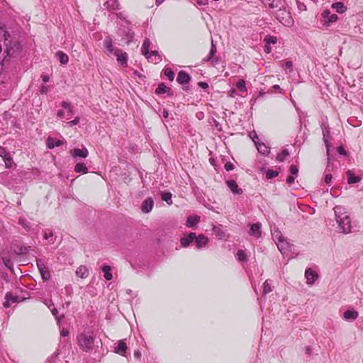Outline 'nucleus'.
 <instances>
[{"label":"nucleus","mask_w":363,"mask_h":363,"mask_svg":"<svg viewBox=\"0 0 363 363\" xmlns=\"http://www.w3.org/2000/svg\"><path fill=\"white\" fill-rule=\"evenodd\" d=\"M333 210L340 230L345 234L350 233L352 228L351 220L345 208L342 206H336Z\"/></svg>","instance_id":"1"},{"label":"nucleus","mask_w":363,"mask_h":363,"mask_svg":"<svg viewBox=\"0 0 363 363\" xmlns=\"http://www.w3.org/2000/svg\"><path fill=\"white\" fill-rule=\"evenodd\" d=\"M77 344L79 348L84 352L93 350L94 337L90 333H79L77 336Z\"/></svg>","instance_id":"2"},{"label":"nucleus","mask_w":363,"mask_h":363,"mask_svg":"<svg viewBox=\"0 0 363 363\" xmlns=\"http://www.w3.org/2000/svg\"><path fill=\"white\" fill-rule=\"evenodd\" d=\"M276 18L280 23L286 26H291L294 23V20L291 18L290 12L285 9H281V6L276 13Z\"/></svg>","instance_id":"3"},{"label":"nucleus","mask_w":363,"mask_h":363,"mask_svg":"<svg viewBox=\"0 0 363 363\" xmlns=\"http://www.w3.org/2000/svg\"><path fill=\"white\" fill-rule=\"evenodd\" d=\"M274 238L277 240V247L283 255L287 253L291 250V244L279 233H277Z\"/></svg>","instance_id":"4"},{"label":"nucleus","mask_w":363,"mask_h":363,"mask_svg":"<svg viewBox=\"0 0 363 363\" xmlns=\"http://www.w3.org/2000/svg\"><path fill=\"white\" fill-rule=\"evenodd\" d=\"M36 264L38 269L40 272L43 279L48 280L50 278V274L48 270V268L43 264V262L40 259L36 260Z\"/></svg>","instance_id":"5"},{"label":"nucleus","mask_w":363,"mask_h":363,"mask_svg":"<svg viewBox=\"0 0 363 363\" xmlns=\"http://www.w3.org/2000/svg\"><path fill=\"white\" fill-rule=\"evenodd\" d=\"M208 241L209 240L207 237L203 234H201L198 236L196 235V238L194 239V242H195L196 248L200 250L206 247L208 243Z\"/></svg>","instance_id":"6"},{"label":"nucleus","mask_w":363,"mask_h":363,"mask_svg":"<svg viewBox=\"0 0 363 363\" xmlns=\"http://www.w3.org/2000/svg\"><path fill=\"white\" fill-rule=\"evenodd\" d=\"M154 206V201L151 197L147 198L141 205V211L145 213H150Z\"/></svg>","instance_id":"7"},{"label":"nucleus","mask_w":363,"mask_h":363,"mask_svg":"<svg viewBox=\"0 0 363 363\" xmlns=\"http://www.w3.org/2000/svg\"><path fill=\"white\" fill-rule=\"evenodd\" d=\"M305 277L307 280V284L311 285L317 280L318 275L311 268H308L305 272Z\"/></svg>","instance_id":"8"},{"label":"nucleus","mask_w":363,"mask_h":363,"mask_svg":"<svg viewBox=\"0 0 363 363\" xmlns=\"http://www.w3.org/2000/svg\"><path fill=\"white\" fill-rule=\"evenodd\" d=\"M195 238H196L195 233H190L187 234L184 237L182 238L180 240L182 246L184 247H189V245L194 241Z\"/></svg>","instance_id":"9"},{"label":"nucleus","mask_w":363,"mask_h":363,"mask_svg":"<svg viewBox=\"0 0 363 363\" xmlns=\"http://www.w3.org/2000/svg\"><path fill=\"white\" fill-rule=\"evenodd\" d=\"M20 301V298L18 296H13L11 293H7L5 296L4 306L5 308H9L11 303H17Z\"/></svg>","instance_id":"10"},{"label":"nucleus","mask_w":363,"mask_h":363,"mask_svg":"<svg viewBox=\"0 0 363 363\" xmlns=\"http://www.w3.org/2000/svg\"><path fill=\"white\" fill-rule=\"evenodd\" d=\"M216 52H217L216 47L214 45L213 42L212 41L210 52H209L208 55L206 58L203 59V61L218 63V57H215Z\"/></svg>","instance_id":"11"},{"label":"nucleus","mask_w":363,"mask_h":363,"mask_svg":"<svg viewBox=\"0 0 363 363\" xmlns=\"http://www.w3.org/2000/svg\"><path fill=\"white\" fill-rule=\"evenodd\" d=\"M127 349L126 343L124 340H119L115 344L113 348L114 352L123 355Z\"/></svg>","instance_id":"12"},{"label":"nucleus","mask_w":363,"mask_h":363,"mask_svg":"<svg viewBox=\"0 0 363 363\" xmlns=\"http://www.w3.org/2000/svg\"><path fill=\"white\" fill-rule=\"evenodd\" d=\"M258 140L259 139L257 136L253 138V141L257 147V150L262 155H267L269 152V147L265 144L259 143Z\"/></svg>","instance_id":"13"},{"label":"nucleus","mask_w":363,"mask_h":363,"mask_svg":"<svg viewBox=\"0 0 363 363\" xmlns=\"http://www.w3.org/2000/svg\"><path fill=\"white\" fill-rule=\"evenodd\" d=\"M261 226L262 225L260 223H256L251 225L250 230L249 232L250 235L257 238H259L261 235Z\"/></svg>","instance_id":"14"},{"label":"nucleus","mask_w":363,"mask_h":363,"mask_svg":"<svg viewBox=\"0 0 363 363\" xmlns=\"http://www.w3.org/2000/svg\"><path fill=\"white\" fill-rule=\"evenodd\" d=\"M88 150L86 148L84 147L82 149L75 148L71 150V155L74 157H82L86 158L88 156Z\"/></svg>","instance_id":"15"},{"label":"nucleus","mask_w":363,"mask_h":363,"mask_svg":"<svg viewBox=\"0 0 363 363\" xmlns=\"http://www.w3.org/2000/svg\"><path fill=\"white\" fill-rule=\"evenodd\" d=\"M190 79L191 77L189 74L184 71H180L178 74L177 81L181 84H189Z\"/></svg>","instance_id":"16"},{"label":"nucleus","mask_w":363,"mask_h":363,"mask_svg":"<svg viewBox=\"0 0 363 363\" xmlns=\"http://www.w3.org/2000/svg\"><path fill=\"white\" fill-rule=\"evenodd\" d=\"M13 252L16 255H26L29 252V247L24 245H16L13 246Z\"/></svg>","instance_id":"17"},{"label":"nucleus","mask_w":363,"mask_h":363,"mask_svg":"<svg viewBox=\"0 0 363 363\" xmlns=\"http://www.w3.org/2000/svg\"><path fill=\"white\" fill-rule=\"evenodd\" d=\"M359 313L354 310H347L343 313V318L345 320L352 321L357 318Z\"/></svg>","instance_id":"18"},{"label":"nucleus","mask_w":363,"mask_h":363,"mask_svg":"<svg viewBox=\"0 0 363 363\" xmlns=\"http://www.w3.org/2000/svg\"><path fill=\"white\" fill-rule=\"evenodd\" d=\"M323 17L325 20V23H330L335 22L337 20V16L335 13L331 14L328 10L324 11L322 13Z\"/></svg>","instance_id":"19"},{"label":"nucleus","mask_w":363,"mask_h":363,"mask_svg":"<svg viewBox=\"0 0 363 363\" xmlns=\"http://www.w3.org/2000/svg\"><path fill=\"white\" fill-rule=\"evenodd\" d=\"M146 58L151 62L157 63L161 61V57L158 55V52L156 50L149 51L147 55H145Z\"/></svg>","instance_id":"20"},{"label":"nucleus","mask_w":363,"mask_h":363,"mask_svg":"<svg viewBox=\"0 0 363 363\" xmlns=\"http://www.w3.org/2000/svg\"><path fill=\"white\" fill-rule=\"evenodd\" d=\"M227 185L231 191L235 194H241L242 193V190L240 189L234 180H228L227 181Z\"/></svg>","instance_id":"21"},{"label":"nucleus","mask_w":363,"mask_h":363,"mask_svg":"<svg viewBox=\"0 0 363 363\" xmlns=\"http://www.w3.org/2000/svg\"><path fill=\"white\" fill-rule=\"evenodd\" d=\"M89 269L86 266L81 265L76 270V275L82 279H85L89 276Z\"/></svg>","instance_id":"22"},{"label":"nucleus","mask_w":363,"mask_h":363,"mask_svg":"<svg viewBox=\"0 0 363 363\" xmlns=\"http://www.w3.org/2000/svg\"><path fill=\"white\" fill-rule=\"evenodd\" d=\"M265 6L271 9L279 8L282 5V0H262Z\"/></svg>","instance_id":"23"},{"label":"nucleus","mask_w":363,"mask_h":363,"mask_svg":"<svg viewBox=\"0 0 363 363\" xmlns=\"http://www.w3.org/2000/svg\"><path fill=\"white\" fill-rule=\"evenodd\" d=\"M64 143H65V142L62 140H55L54 138H50V137H49L47 139V147L49 149H52L55 147L60 146V145H63Z\"/></svg>","instance_id":"24"},{"label":"nucleus","mask_w":363,"mask_h":363,"mask_svg":"<svg viewBox=\"0 0 363 363\" xmlns=\"http://www.w3.org/2000/svg\"><path fill=\"white\" fill-rule=\"evenodd\" d=\"M18 224L21 225L27 232L30 231L32 229L31 223L29 221H28L25 218H19Z\"/></svg>","instance_id":"25"},{"label":"nucleus","mask_w":363,"mask_h":363,"mask_svg":"<svg viewBox=\"0 0 363 363\" xmlns=\"http://www.w3.org/2000/svg\"><path fill=\"white\" fill-rule=\"evenodd\" d=\"M118 3L116 0H108L104 6L108 10H116L118 9Z\"/></svg>","instance_id":"26"},{"label":"nucleus","mask_w":363,"mask_h":363,"mask_svg":"<svg viewBox=\"0 0 363 363\" xmlns=\"http://www.w3.org/2000/svg\"><path fill=\"white\" fill-rule=\"evenodd\" d=\"M114 54L117 56V60L118 62H120L122 65H126L127 60H128V55L125 52L122 53V54H118V50H116L114 52Z\"/></svg>","instance_id":"27"},{"label":"nucleus","mask_w":363,"mask_h":363,"mask_svg":"<svg viewBox=\"0 0 363 363\" xmlns=\"http://www.w3.org/2000/svg\"><path fill=\"white\" fill-rule=\"evenodd\" d=\"M200 220L199 216H189L187 218L186 225L187 227H194Z\"/></svg>","instance_id":"28"},{"label":"nucleus","mask_w":363,"mask_h":363,"mask_svg":"<svg viewBox=\"0 0 363 363\" xmlns=\"http://www.w3.org/2000/svg\"><path fill=\"white\" fill-rule=\"evenodd\" d=\"M74 171L77 173L86 174L88 169L84 163L79 162L75 165Z\"/></svg>","instance_id":"29"},{"label":"nucleus","mask_w":363,"mask_h":363,"mask_svg":"<svg viewBox=\"0 0 363 363\" xmlns=\"http://www.w3.org/2000/svg\"><path fill=\"white\" fill-rule=\"evenodd\" d=\"M322 130H323V140H324V143L325 144L327 149L328 150V147H329L328 138L330 136V130H329L328 127H327V126H323L322 128Z\"/></svg>","instance_id":"30"},{"label":"nucleus","mask_w":363,"mask_h":363,"mask_svg":"<svg viewBox=\"0 0 363 363\" xmlns=\"http://www.w3.org/2000/svg\"><path fill=\"white\" fill-rule=\"evenodd\" d=\"M57 56L58 57L59 60L62 65H67L68 63L69 57L67 54L62 51H59L57 52Z\"/></svg>","instance_id":"31"},{"label":"nucleus","mask_w":363,"mask_h":363,"mask_svg":"<svg viewBox=\"0 0 363 363\" xmlns=\"http://www.w3.org/2000/svg\"><path fill=\"white\" fill-rule=\"evenodd\" d=\"M111 267H109L108 265H105L102 267V271L104 273V278L107 281H110L113 279V275L111 273Z\"/></svg>","instance_id":"32"},{"label":"nucleus","mask_w":363,"mask_h":363,"mask_svg":"<svg viewBox=\"0 0 363 363\" xmlns=\"http://www.w3.org/2000/svg\"><path fill=\"white\" fill-rule=\"evenodd\" d=\"M1 259L4 263V264L11 271L13 270V262L11 259V258L8 256H1Z\"/></svg>","instance_id":"33"},{"label":"nucleus","mask_w":363,"mask_h":363,"mask_svg":"<svg viewBox=\"0 0 363 363\" xmlns=\"http://www.w3.org/2000/svg\"><path fill=\"white\" fill-rule=\"evenodd\" d=\"M347 181L349 184L357 183L360 181V178L355 176L352 172H347Z\"/></svg>","instance_id":"34"},{"label":"nucleus","mask_w":363,"mask_h":363,"mask_svg":"<svg viewBox=\"0 0 363 363\" xmlns=\"http://www.w3.org/2000/svg\"><path fill=\"white\" fill-rule=\"evenodd\" d=\"M150 46V40L149 38H145L142 45V53L144 55H147L149 53V48Z\"/></svg>","instance_id":"35"},{"label":"nucleus","mask_w":363,"mask_h":363,"mask_svg":"<svg viewBox=\"0 0 363 363\" xmlns=\"http://www.w3.org/2000/svg\"><path fill=\"white\" fill-rule=\"evenodd\" d=\"M332 7L335 9L337 12L342 13L345 11L346 8L342 2H336L333 4Z\"/></svg>","instance_id":"36"},{"label":"nucleus","mask_w":363,"mask_h":363,"mask_svg":"<svg viewBox=\"0 0 363 363\" xmlns=\"http://www.w3.org/2000/svg\"><path fill=\"white\" fill-rule=\"evenodd\" d=\"M161 196H162V199L164 201H166L168 204H172V194L170 192H162L161 194Z\"/></svg>","instance_id":"37"},{"label":"nucleus","mask_w":363,"mask_h":363,"mask_svg":"<svg viewBox=\"0 0 363 363\" xmlns=\"http://www.w3.org/2000/svg\"><path fill=\"white\" fill-rule=\"evenodd\" d=\"M45 240H48L50 244H53L55 242L54 235L52 231H45L43 234Z\"/></svg>","instance_id":"38"},{"label":"nucleus","mask_w":363,"mask_h":363,"mask_svg":"<svg viewBox=\"0 0 363 363\" xmlns=\"http://www.w3.org/2000/svg\"><path fill=\"white\" fill-rule=\"evenodd\" d=\"M170 89L168 88L167 86H165L163 83H161L158 85V87L157 88L155 93L157 94H164L169 91Z\"/></svg>","instance_id":"39"},{"label":"nucleus","mask_w":363,"mask_h":363,"mask_svg":"<svg viewBox=\"0 0 363 363\" xmlns=\"http://www.w3.org/2000/svg\"><path fill=\"white\" fill-rule=\"evenodd\" d=\"M104 47L109 52H114V48L112 44V40L111 38H106L104 40Z\"/></svg>","instance_id":"40"},{"label":"nucleus","mask_w":363,"mask_h":363,"mask_svg":"<svg viewBox=\"0 0 363 363\" xmlns=\"http://www.w3.org/2000/svg\"><path fill=\"white\" fill-rule=\"evenodd\" d=\"M272 291V287L271 286V284L269 280H266L263 284V295H266Z\"/></svg>","instance_id":"41"},{"label":"nucleus","mask_w":363,"mask_h":363,"mask_svg":"<svg viewBox=\"0 0 363 363\" xmlns=\"http://www.w3.org/2000/svg\"><path fill=\"white\" fill-rule=\"evenodd\" d=\"M164 74L170 80L173 81L174 78V72L170 68H166L164 69Z\"/></svg>","instance_id":"42"},{"label":"nucleus","mask_w":363,"mask_h":363,"mask_svg":"<svg viewBox=\"0 0 363 363\" xmlns=\"http://www.w3.org/2000/svg\"><path fill=\"white\" fill-rule=\"evenodd\" d=\"M289 155V151L286 149H284L277 155V160L279 162H283Z\"/></svg>","instance_id":"43"},{"label":"nucleus","mask_w":363,"mask_h":363,"mask_svg":"<svg viewBox=\"0 0 363 363\" xmlns=\"http://www.w3.org/2000/svg\"><path fill=\"white\" fill-rule=\"evenodd\" d=\"M236 87L240 89L241 91H246L245 82L244 79H239L236 83Z\"/></svg>","instance_id":"44"},{"label":"nucleus","mask_w":363,"mask_h":363,"mask_svg":"<svg viewBox=\"0 0 363 363\" xmlns=\"http://www.w3.org/2000/svg\"><path fill=\"white\" fill-rule=\"evenodd\" d=\"M278 172L272 170V169H268L266 171V177L268 179H272L276 177L278 175Z\"/></svg>","instance_id":"45"},{"label":"nucleus","mask_w":363,"mask_h":363,"mask_svg":"<svg viewBox=\"0 0 363 363\" xmlns=\"http://www.w3.org/2000/svg\"><path fill=\"white\" fill-rule=\"evenodd\" d=\"M237 257L239 261L245 262L246 261V255L245 251L240 250L237 252Z\"/></svg>","instance_id":"46"},{"label":"nucleus","mask_w":363,"mask_h":363,"mask_svg":"<svg viewBox=\"0 0 363 363\" xmlns=\"http://www.w3.org/2000/svg\"><path fill=\"white\" fill-rule=\"evenodd\" d=\"M134 37V33L129 30L125 35V39L127 40V43L131 42Z\"/></svg>","instance_id":"47"},{"label":"nucleus","mask_w":363,"mask_h":363,"mask_svg":"<svg viewBox=\"0 0 363 363\" xmlns=\"http://www.w3.org/2000/svg\"><path fill=\"white\" fill-rule=\"evenodd\" d=\"M267 44H275L277 42V38L275 36H268L265 39Z\"/></svg>","instance_id":"48"},{"label":"nucleus","mask_w":363,"mask_h":363,"mask_svg":"<svg viewBox=\"0 0 363 363\" xmlns=\"http://www.w3.org/2000/svg\"><path fill=\"white\" fill-rule=\"evenodd\" d=\"M4 162L6 167L9 168L11 165L12 159L10 156L5 155L4 156Z\"/></svg>","instance_id":"49"},{"label":"nucleus","mask_w":363,"mask_h":363,"mask_svg":"<svg viewBox=\"0 0 363 363\" xmlns=\"http://www.w3.org/2000/svg\"><path fill=\"white\" fill-rule=\"evenodd\" d=\"M46 304L48 305V308L50 309L52 315L55 317V318H58V317H57V314H58L57 310L56 308H51V306H53V303H50V304L46 303Z\"/></svg>","instance_id":"50"},{"label":"nucleus","mask_w":363,"mask_h":363,"mask_svg":"<svg viewBox=\"0 0 363 363\" xmlns=\"http://www.w3.org/2000/svg\"><path fill=\"white\" fill-rule=\"evenodd\" d=\"M62 106L64 108H65V109L68 110V111H69V112H70V113H72V106H71V105H70V104H69V103L66 102V101H63V102L62 103Z\"/></svg>","instance_id":"51"},{"label":"nucleus","mask_w":363,"mask_h":363,"mask_svg":"<svg viewBox=\"0 0 363 363\" xmlns=\"http://www.w3.org/2000/svg\"><path fill=\"white\" fill-rule=\"evenodd\" d=\"M332 178H333V177L330 174H326L325 176L324 181L327 184H328L330 186V183L332 182Z\"/></svg>","instance_id":"52"},{"label":"nucleus","mask_w":363,"mask_h":363,"mask_svg":"<svg viewBox=\"0 0 363 363\" xmlns=\"http://www.w3.org/2000/svg\"><path fill=\"white\" fill-rule=\"evenodd\" d=\"M293 66V62L292 61H290V60H288V61H286L283 65H282V67L285 69H290Z\"/></svg>","instance_id":"53"},{"label":"nucleus","mask_w":363,"mask_h":363,"mask_svg":"<svg viewBox=\"0 0 363 363\" xmlns=\"http://www.w3.org/2000/svg\"><path fill=\"white\" fill-rule=\"evenodd\" d=\"M79 122V118L78 117L75 118L73 121H71L67 123V125L69 126V127H72L73 125H75L77 124H78Z\"/></svg>","instance_id":"54"},{"label":"nucleus","mask_w":363,"mask_h":363,"mask_svg":"<svg viewBox=\"0 0 363 363\" xmlns=\"http://www.w3.org/2000/svg\"><path fill=\"white\" fill-rule=\"evenodd\" d=\"M290 172L293 175H296L298 172V167L295 165H291L290 167Z\"/></svg>","instance_id":"55"},{"label":"nucleus","mask_w":363,"mask_h":363,"mask_svg":"<svg viewBox=\"0 0 363 363\" xmlns=\"http://www.w3.org/2000/svg\"><path fill=\"white\" fill-rule=\"evenodd\" d=\"M234 168V165L233 163L231 162H227L225 164V169L227 170V171H230V170H233Z\"/></svg>","instance_id":"56"},{"label":"nucleus","mask_w":363,"mask_h":363,"mask_svg":"<svg viewBox=\"0 0 363 363\" xmlns=\"http://www.w3.org/2000/svg\"><path fill=\"white\" fill-rule=\"evenodd\" d=\"M337 150L340 155H345L347 154L345 150L342 146L338 147Z\"/></svg>","instance_id":"57"},{"label":"nucleus","mask_w":363,"mask_h":363,"mask_svg":"<svg viewBox=\"0 0 363 363\" xmlns=\"http://www.w3.org/2000/svg\"><path fill=\"white\" fill-rule=\"evenodd\" d=\"M134 356H135V359H136L137 361H140V360L141 353H140V352H138V351H135V352H134Z\"/></svg>","instance_id":"58"},{"label":"nucleus","mask_w":363,"mask_h":363,"mask_svg":"<svg viewBox=\"0 0 363 363\" xmlns=\"http://www.w3.org/2000/svg\"><path fill=\"white\" fill-rule=\"evenodd\" d=\"M48 86H47L43 85V86H41V88H40V92H41L42 94H46V93L48 92Z\"/></svg>","instance_id":"59"},{"label":"nucleus","mask_w":363,"mask_h":363,"mask_svg":"<svg viewBox=\"0 0 363 363\" xmlns=\"http://www.w3.org/2000/svg\"><path fill=\"white\" fill-rule=\"evenodd\" d=\"M294 177L293 176H289L286 179V182L289 184H292L294 182Z\"/></svg>","instance_id":"60"},{"label":"nucleus","mask_w":363,"mask_h":363,"mask_svg":"<svg viewBox=\"0 0 363 363\" xmlns=\"http://www.w3.org/2000/svg\"><path fill=\"white\" fill-rule=\"evenodd\" d=\"M60 334H61L62 336L66 337V336H67L69 335V331L67 329L63 328L61 330Z\"/></svg>","instance_id":"61"},{"label":"nucleus","mask_w":363,"mask_h":363,"mask_svg":"<svg viewBox=\"0 0 363 363\" xmlns=\"http://www.w3.org/2000/svg\"><path fill=\"white\" fill-rule=\"evenodd\" d=\"M199 86L203 89H207L208 87V85L206 82H201L199 83Z\"/></svg>","instance_id":"62"},{"label":"nucleus","mask_w":363,"mask_h":363,"mask_svg":"<svg viewBox=\"0 0 363 363\" xmlns=\"http://www.w3.org/2000/svg\"><path fill=\"white\" fill-rule=\"evenodd\" d=\"M197 4L199 5H206L208 4V0H197Z\"/></svg>","instance_id":"63"},{"label":"nucleus","mask_w":363,"mask_h":363,"mask_svg":"<svg viewBox=\"0 0 363 363\" xmlns=\"http://www.w3.org/2000/svg\"><path fill=\"white\" fill-rule=\"evenodd\" d=\"M42 79L44 82H48L49 81V77L48 75H43Z\"/></svg>","instance_id":"64"}]
</instances>
